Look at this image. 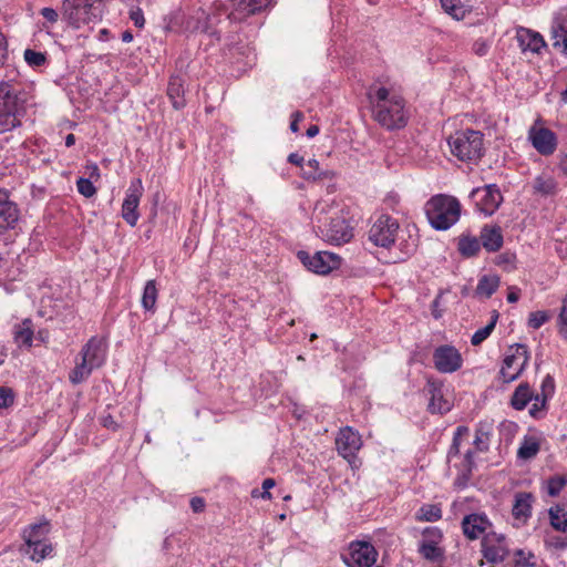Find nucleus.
<instances>
[{
  "mask_svg": "<svg viewBox=\"0 0 567 567\" xmlns=\"http://www.w3.org/2000/svg\"><path fill=\"white\" fill-rule=\"evenodd\" d=\"M341 558L348 567H372L378 559V551L369 542H351L347 554Z\"/></svg>",
  "mask_w": 567,
  "mask_h": 567,
  "instance_id": "12",
  "label": "nucleus"
},
{
  "mask_svg": "<svg viewBox=\"0 0 567 567\" xmlns=\"http://www.w3.org/2000/svg\"><path fill=\"white\" fill-rule=\"evenodd\" d=\"M558 168L563 175L567 176V152L559 156Z\"/></svg>",
  "mask_w": 567,
  "mask_h": 567,
  "instance_id": "64",
  "label": "nucleus"
},
{
  "mask_svg": "<svg viewBox=\"0 0 567 567\" xmlns=\"http://www.w3.org/2000/svg\"><path fill=\"white\" fill-rule=\"evenodd\" d=\"M303 120V114L300 111H296L291 114L290 130L293 133L299 131L298 123Z\"/></svg>",
  "mask_w": 567,
  "mask_h": 567,
  "instance_id": "58",
  "label": "nucleus"
},
{
  "mask_svg": "<svg viewBox=\"0 0 567 567\" xmlns=\"http://www.w3.org/2000/svg\"><path fill=\"white\" fill-rule=\"evenodd\" d=\"M48 526L49 524L45 522L30 525L23 529L22 538L24 545L21 547V551L33 561L39 563L53 551L52 544L44 540L49 533Z\"/></svg>",
  "mask_w": 567,
  "mask_h": 567,
  "instance_id": "8",
  "label": "nucleus"
},
{
  "mask_svg": "<svg viewBox=\"0 0 567 567\" xmlns=\"http://www.w3.org/2000/svg\"><path fill=\"white\" fill-rule=\"evenodd\" d=\"M101 424L104 427L113 430V431H116L118 429L117 423L115 422L113 416L110 415V414L109 415H104V416L101 417Z\"/></svg>",
  "mask_w": 567,
  "mask_h": 567,
  "instance_id": "59",
  "label": "nucleus"
},
{
  "mask_svg": "<svg viewBox=\"0 0 567 567\" xmlns=\"http://www.w3.org/2000/svg\"><path fill=\"white\" fill-rule=\"evenodd\" d=\"M462 532L470 540H476L487 534L492 527L488 517L482 513L465 515L462 519Z\"/></svg>",
  "mask_w": 567,
  "mask_h": 567,
  "instance_id": "20",
  "label": "nucleus"
},
{
  "mask_svg": "<svg viewBox=\"0 0 567 567\" xmlns=\"http://www.w3.org/2000/svg\"><path fill=\"white\" fill-rule=\"evenodd\" d=\"M301 177L307 181H320L330 177V174L328 171H322L319 162L312 158L303 164Z\"/></svg>",
  "mask_w": 567,
  "mask_h": 567,
  "instance_id": "31",
  "label": "nucleus"
},
{
  "mask_svg": "<svg viewBox=\"0 0 567 567\" xmlns=\"http://www.w3.org/2000/svg\"><path fill=\"white\" fill-rule=\"evenodd\" d=\"M539 451V443L534 439H525L518 449L517 455L523 460H529L536 456Z\"/></svg>",
  "mask_w": 567,
  "mask_h": 567,
  "instance_id": "38",
  "label": "nucleus"
},
{
  "mask_svg": "<svg viewBox=\"0 0 567 567\" xmlns=\"http://www.w3.org/2000/svg\"><path fill=\"white\" fill-rule=\"evenodd\" d=\"M551 318L549 311H534L529 313L527 324L529 328L539 329L544 323L548 322Z\"/></svg>",
  "mask_w": 567,
  "mask_h": 567,
  "instance_id": "42",
  "label": "nucleus"
},
{
  "mask_svg": "<svg viewBox=\"0 0 567 567\" xmlns=\"http://www.w3.org/2000/svg\"><path fill=\"white\" fill-rule=\"evenodd\" d=\"M516 256L512 252H503L496 258V264L506 271L515 268Z\"/></svg>",
  "mask_w": 567,
  "mask_h": 567,
  "instance_id": "49",
  "label": "nucleus"
},
{
  "mask_svg": "<svg viewBox=\"0 0 567 567\" xmlns=\"http://www.w3.org/2000/svg\"><path fill=\"white\" fill-rule=\"evenodd\" d=\"M106 347L102 339L91 338L81 349L75 367L69 373L72 384H80L89 379L93 370L105 362Z\"/></svg>",
  "mask_w": 567,
  "mask_h": 567,
  "instance_id": "5",
  "label": "nucleus"
},
{
  "mask_svg": "<svg viewBox=\"0 0 567 567\" xmlns=\"http://www.w3.org/2000/svg\"><path fill=\"white\" fill-rule=\"evenodd\" d=\"M14 341L19 347L30 348L34 337L33 323L31 319H24L14 327Z\"/></svg>",
  "mask_w": 567,
  "mask_h": 567,
  "instance_id": "29",
  "label": "nucleus"
},
{
  "mask_svg": "<svg viewBox=\"0 0 567 567\" xmlns=\"http://www.w3.org/2000/svg\"><path fill=\"white\" fill-rule=\"evenodd\" d=\"M555 392V381L554 378L549 374H547L540 385V393L542 396L545 399H550Z\"/></svg>",
  "mask_w": 567,
  "mask_h": 567,
  "instance_id": "52",
  "label": "nucleus"
},
{
  "mask_svg": "<svg viewBox=\"0 0 567 567\" xmlns=\"http://www.w3.org/2000/svg\"><path fill=\"white\" fill-rule=\"evenodd\" d=\"M143 193L144 187L142 181L140 178L131 181L122 204L121 216L132 227H134L140 219L138 206Z\"/></svg>",
  "mask_w": 567,
  "mask_h": 567,
  "instance_id": "13",
  "label": "nucleus"
},
{
  "mask_svg": "<svg viewBox=\"0 0 567 567\" xmlns=\"http://www.w3.org/2000/svg\"><path fill=\"white\" fill-rule=\"evenodd\" d=\"M497 317L493 318L492 321L485 327L478 329L472 337L471 342L473 346H480L485 341L495 328Z\"/></svg>",
  "mask_w": 567,
  "mask_h": 567,
  "instance_id": "43",
  "label": "nucleus"
},
{
  "mask_svg": "<svg viewBox=\"0 0 567 567\" xmlns=\"http://www.w3.org/2000/svg\"><path fill=\"white\" fill-rule=\"evenodd\" d=\"M443 291H441L436 298L433 300L432 302V315L435 319H439L442 317V310L440 309V301H441V296H442Z\"/></svg>",
  "mask_w": 567,
  "mask_h": 567,
  "instance_id": "60",
  "label": "nucleus"
},
{
  "mask_svg": "<svg viewBox=\"0 0 567 567\" xmlns=\"http://www.w3.org/2000/svg\"><path fill=\"white\" fill-rule=\"evenodd\" d=\"M535 556L532 553H526L523 549H517L514 553V563L517 567H534Z\"/></svg>",
  "mask_w": 567,
  "mask_h": 567,
  "instance_id": "46",
  "label": "nucleus"
},
{
  "mask_svg": "<svg viewBox=\"0 0 567 567\" xmlns=\"http://www.w3.org/2000/svg\"><path fill=\"white\" fill-rule=\"evenodd\" d=\"M550 524L556 530H567V512L564 508L555 507L549 511Z\"/></svg>",
  "mask_w": 567,
  "mask_h": 567,
  "instance_id": "37",
  "label": "nucleus"
},
{
  "mask_svg": "<svg viewBox=\"0 0 567 567\" xmlns=\"http://www.w3.org/2000/svg\"><path fill=\"white\" fill-rule=\"evenodd\" d=\"M312 223L319 237L328 244L340 246L353 237L346 206L333 198H321L316 203Z\"/></svg>",
  "mask_w": 567,
  "mask_h": 567,
  "instance_id": "2",
  "label": "nucleus"
},
{
  "mask_svg": "<svg viewBox=\"0 0 567 567\" xmlns=\"http://www.w3.org/2000/svg\"><path fill=\"white\" fill-rule=\"evenodd\" d=\"M528 362V350L524 344H515V351L505 357L499 371V378L509 383L516 380Z\"/></svg>",
  "mask_w": 567,
  "mask_h": 567,
  "instance_id": "14",
  "label": "nucleus"
},
{
  "mask_svg": "<svg viewBox=\"0 0 567 567\" xmlns=\"http://www.w3.org/2000/svg\"><path fill=\"white\" fill-rule=\"evenodd\" d=\"M42 17L50 23H55L58 21L59 14L58 12L52 8H43L41 10Z\"/></svg>",
  "mask_w": 567,
  "mask_h": 567,
  "instance_id": "56",
  "label": "nucleus"
},
{
  "mask_svg": "<svg viewBox=\"0 0 567 567\" xmlns=\"http://www.w3.org/2000/svg\"><path fill=\"white\" fill-rule=\"evenodd\" d=\"M76 188H78V192L81 195H83L85 198H91L96 193V188L93 185V182L91 179H87L84 177H80L76 181Z\"/></svg>",
  "mask_w": 567,
  "mask_h": 567,
  "instance_id": "47",
  "label": "nucleus"
},
{
  "mask_svg": "<svg viewBox=\"0 0 567 567\" xmlns=\"http://www.w3.org/2000/svg\"><path fill=\"white\" fill-rule=\"evenodd\" d=\"M553 47L567 55V27L556 22L551 28Z\"/></svg>",
  "mask_w": 567,
  "mask_h": 567,
  "instance_id": "35",
  "label": "nucleus"
},
{
  "mask_svg": "<svg viewBox=\"0 0 567 567\" xmlns=\"http://www.w3.org/2000/svg\"><path fill=\"white\" fill-rule=\"evenodd\" d=\"M422 540H427L430 543H441L443 533L437 527H425L422 532Z\"/></svg>",
  "mask_w": 567,
  "mask_h": 567,
  "instance_id": "51",
  "label": "nucleus"
},
{
  "mask_svg": "<svg viewBox=\"0 0 567 567\" xmlns=\"http://www.w3.org/2000/svg\"><path fill=\"white\" fill-rule=\"evenodd\" d=\"M532 189L534 195L554 197L559 192V185L553 175L544 172L533 179Z\"/></svg>",
  "mask_w": 567,
  "mask_h": 567,
  "instance_id": "23",
  "label": "nucleus"
},
{
  "mask_svg": "<svg viewBox=\"0 0 567 567\" xmlns=\"http://www.w3.org/2000/svg\"><path fill=\"white\" fill-rule=\"evenodd\" d=\"M288 162H289L290 164H293V165H296V166H299V167L302 169V166H303V164H305V158H303V156H301V155H300V154H298V153H291V154H289V156H288Z\"/></svg>",
  "mask_w": 567,
  "mask_h": 567,
  "instance_id": "63",
  "label": "nucleus"
},
{
  "mask_svg": "<svg viewBox=\"0 0 567 567\" xmlns=\"http://www.w3.org/2000/svg\"><path fill=\"white\" fill-rule=\"evenodd\" d=\"M435 369L441 373H453L461 369L463 359L453 346H440L433 352Z\"/></svg>",
  "mask_w": 567,
  "mask_h": 567,
  "instance_id": "16",
  "label": "nucleus"
},
{
  "mask_svg": "<svg viewBox=\"0 0 567 567\" xmlns=\"http://www.w3.org/2000/svg\"><path fill=\"white\" fill-rule=\"evenodd\" d=\"M86 174L89 175L87 179H91L92 182L100 179V169L94 163L86 165Z\"/></svg>",
  "mask_w": 567,
  "mask_h": 567,
  "instance_id": "57",
  "label": "nucleus"
},
{
  "mask_svg": "<svg viewBox=\"0 0 567 567\" xmlns=\"http://www.w3.org/2000/svg\"><path fill=\"white\" fill-rule=\"evenodd\" d=\"M457 248L462 256L472 257L480 251L481 241L474 236L463 235L458 239Z\"/></svg>",
  "mask_w": 567,
  "mask_h": 567,
  "instance_id": "33",
  "label": "nucleus"
},
{
  "mask_svg": "<svg viewBox=\"0 0 567 567\" xmlns=\"http://www.w3.org/2000/svg\"><path fill=\"white\" fill-rule=\"evenodd\" d=\"M472 196L477 197L476 205L486 216L493 215L503 202L501 190L495 184L474 189Z\"/></svg>",
  "mask_w": 567,
  "mask_h": 567,
  "instance_id": "18",
  "label": "nucleus"
},
{
  "mask_svg": "<svg viewBox=\"0 0 567 567\" xmlns=\"http://www.w3.org/2000/svg\"><path fill=\"white\" fill-rule=\"evenodd\" d=\"M442 518V508L439 504H424L415 513L417 522H437Z\"/></svg>",
  "mask_w": 567,
  "mask_h": 567,
  "instance_id": "34",
  "label": "nucleus"
},
{
  "mask_svg": "<svg viewBox=\"0 0 567 567\" xmlns=\"http://www.w3.org/2000/svg\"><path fill=\"white\" fill-rule=\"evenodd\" d=\"M442 9L455 20H463L470 12L461 0H440Z\"/></svg>",
  "mask_w": 567,
  "mask_h": 567,
  "instance_id": "36",
  "label": "nucleus"
},
{
  "mask_svg": "<svg viewBox=\"0 0 567 567\" xmlns=\"http://www.w3.org/2000/svg\"><path fill=\"white\" fill-rule=\"evenodd\" d=\"M361 445V436L349 426L341 429L336 437L338 453L348 461L355 456Z\"/></svg>",
  "mask_w": 567,
  "mask_h": 567,
  "instance_id": "19",
  "label": "nucleus"
},
{
  "mask_svg": "<svg viewBox=\"0 0 567 567\" xmlns=\"http://www.w3.org/2000/svg\"><path fill=\"white\" fill-rule=\"evenodd\" d=\"M558 332L567 340V296L563 299L561 309L558 316Z\"/></svg>",
  "mask_w": 567,
  "mask_h": 567,
  "instance_id": "48",
  "label": "nucleus"
},
{
  "mask_svg": "<svg viewBox=\"0 0 567 567\" xmlns=\"http://www.w3.org/2000/svg\"><path fill=\"white\" fill-rule=\"evenodd\" d=\"M8 58V49L6 38L0 33V66L4 64Z\"/></svg>",
  "mask_w": 567,
  "mask_h": 567,
  "instance_id": "61",
  "label": "nucleus"
},
{
  "mask_svg": "<svg viewBox=\"0 0 567 567\" xmlns=\"http://www.w3.org/2000/svg\"><path fill=\"white\" fill-rule=\"evenodd\" d=\"M17 112L18 96L13 85L10 82H0V133L20 124Z\"/></svg>",
  "mask_w": 567,
  "mask_h": 567,
  "instance_id": "9",
  "label": "nucleus"
},
{
  "mask_svg": "<svg viewBox=\"0 0 567 567\" xmlns=\"http://www.w3.org/2000/svg\"><path fill=\"white\" fill-rule=\"evenodd\" d=\"M566 484L563 476H554L547 482V492L550 496H557Z\"/></svg>",
  "mask_w": 567,
  "mask_h": 567,
  "instance_id": "50",
  "label": "nucleus"
},
{
  "mask_svg": "<svg viewBox=\"0 0 567 567\" xmlns=\"http://www.w3.org/2000/svg\"><path fill=\"white\" fill-rule=\"evenodd\" d=\"M548 400L549 399H545L539 393L534 394V398L532 400L534 402L532 404V408L529 409V414L535 419L540 417L543 413L546 411Z\"/></svg>",
  "mask_w": 567,
  "mask_h": 567,
  "instance_id": "45",
  "label": "nucleus"
},
{
  "mask_svg": "<svg viewBox=\"0 0 567 567\" xmlns=\"http://www.w3.org/2000/svg\"><path fill=\"white\" fill-rule=\"evenodd\" d=\"M528 141L532 143L533 147L543 156L553 155L558 145L556 134L551 130L540 125L539 121L529 127Z\"/></svg>",
  "mask_w": 567,
  "mask_h": 567,
  "instance_id": "15",
  "label": "nucleus"
},
{
  "mask_svg": "<svg viewBox=\"0 0 567 567\" xmlns=\"http://www.w3.org/2000/svg\"><path fill=\"white\" fill-rule=\"evenodd\" d=\"M482 556L489 564H501L509 555V544L504 534L488 532L481 540Z\"/></svg>",
  "mask_w": 567,
  "mask_h": 567,
  "instance_id": "11",
  "label": "nucleus"
},
{
  "mask_svg": "<svg viewBox=\"0 0 567 567\" xmlns=\"http://www.w3.org/2000/svg\"><path fill=\"white\" fill-rule=\"evenodd\" d=\"M369 239L375 245L384 248L395 246L404 257L411 255L417 245V238L409 229H400L395 218L382 215L372 225L369 231Z\"/></svg>",
  "mask_w": 567,
  "mask_h": 567,
  "instance_id": "3",
  "label": "nucleus"
},
{
  "mask_svg": "<svg viewBox=\"0 0 567 567\" xmlns=\"http://www.w3.org/2000/svg\"><path fill=\"white\" fill-rule=\"evenodd\" d=\"M230 2L233 9L228 17L239 20L266 8L270 0H230Z\"/></svg>",
  "mask_w": 567,
  "mask_h": 567,
  "instance_id": "22",
  "label": "nucleus"
},
{
  "mask_svg": "<svg viewBox=\"0 0 567 567\" xmlns=\"http://www.w3.org/2000/svg\"><path fill=\"white\" fill-rule=\"evenodd\" d=\"M23 55H24V60L28 63V65H30L32 68L42 66L45 63V61H47L45 53L39 52V51H34V50H31V49H27L24 51Z\"/></svg>",
  "mask_w": 567,
  "mask_h": 567,
  "instance_id": "44",
  "label": "nucleus"
},
{
  "mask_svg": "<svg viewBox=\"0 0 567 567\" xmlns=\"http://www.w3.org/2000/svg\"><path fill=\"white\" fill-rule=\"evenodd\" d=\"M420 555L430 561L441 563L444 559L445 550L440 546V543H430L421 540L419 545Z\"/></svg>",
  "mask_w": 567,
  "mask_h": 567,
  "instance_id": "30",
  "label": "nucleus"
},
{
  "mask_svg": "<svg viewBox=\"0 0 567 567\" xmlns=\"http://www.w3.org/2000/svg\"><path fill=\"white\" fill-rule=\"evenodd\" d=\"M533 495L529 493H517L513 504L512 514L516 520L526 523L532 515Z\"/></svg>",
  "mask_w": 567,
  "mask_h": 567,
  "instance_id": "25",
  "label": "nucleus"
},
{
  "mask_svg": "<svg viewBox=\"0 0 567 567\" xmlns=\"http://www.w3.org/2000/svg\"><path fill=\"white\" fill-rule=\"evenodd\" d=\"M534 391L527 382L520 383L511 398V405L518 411L524 410L533 400Z\"/></svg>",
  "mask_w": 567,
  "mask_h": 567,
  "instance_id": "28",
  "label": "nucleus"
},
{
  "mask_svg": "<svg viewBox=\"0 0 567 567\" xmlns=\"http://www.w3.org/2000/svg\"><path fill=\"white\" fill-rule=\"evenodd\" d=\"M424 212L435 230H447L460 220L461 204L453 196L439 194L425 203Z\"/></svg>",
  "mask_w": 567,
  "mask_h": 567,
  "instance_id": "4",
  "label": "nucleus"
},
{
  "mask_svg": "<svg viewBox=\"0 0 567 567\" xmlns=\"http://www.w3.org/2000/svg\"><path fill=\"white\" fill-rule=\"evenodd\" d=\"M213 19L206 16L204 11L198 12L197 24L192 28L193 31H199L209 35H216V31L212 27Z\"/></svg>",
  "mask_w": 567,
  "mask_h": 567,
  "instance_id": "39",
  "label": "nucleus"
},
{
  "mask_svg": "<svg viewBox=\"0 0 567 567\" xmlns=\"http://www.w3.org/2000/svg\"><path fill=\"white\" fill-rule=\"evenodd\" d=\"M368 99L373 120L388 131L403 128L409 122V109L401 92L393 85L374 83Z\"/></svg>",
  "mask_w": 567,
  "mask_h": 567,
  "instance_id": "1",
  "label": "nucleus"
},
{
  "mask_svg": "<svg viewBox=\"0 0 567 567\" xmlns=\"http://www.w3.org/2000/svg\"><path fill=\"white\" fill-rule=\"evenodd\" d=\"M20 218L18 206L9 199V196L0 205V233L13 229Z\"/></svg>",
  "mask_w": 567,
  "mask_h": 567,
  "instance_id": "24",
  "label": "nucleus"
},
{
  "mask_svg": "<svg viewBox=\"0 0 567 567\" xmlns=\"http://www.w3.org/2000/svg\"><path fill=\"white\" fill-rule=\"evenodd\" d=\"M473 52L478 55V56H484L487 54L488 50H489V43L484 40V39H477L474 43H473V48H472Z\"/></svg>",
  "mask_w": 567,
  "mask_h": 567,
  "instance_id": "53",
  "label": "nucleus"
},
{
  "mask_svg": "<svg viewBox=\"0 0 567 567\" xmlns=\"http://www.w3.org/2000/svg\"><path fill=\"white\" fill-rule=\"evenodd\" d=\"M167 95L174 106L179 110L185 106L184 81L179 76H172L167 86Z\"/></svg>",
  "mask_w": 567,
  "mask_h": 567,
  "instance_id": "27",
  "label": "nucleus"
},
{
  "mask_svg": "<svg viewBox=\"0 0 567 567\" xmlns=\"http://www.w3.org/2000/svg\"><path fill=\"white\" fill-rule=\"evenodd\" d=\"M451 153L461 161H475L483 154V134L474 130L456 132L447 140Z\"/></svg>",
  "mask_w": 567,
  "mask_h": 567,
  "instance_id": "7",
  "label": "nucleus"
},
{
  "mask_svg": "<svg viewBox=\"0 0 567 567\" xmlns=\"http://www.w3.org/2000/svg\"><path fill=\"white\" fill-rule=\"evenodd\" d=\"M102 4H94L87 0H63V17L74 29L91 30L102 20Z\"/></svg>",
  "mask_w": 567,
  "mask_h": 567,
  "instance_id": "6",
  "label": "nucleus"
},
{
  "mask_svg": "<svg viewBox=\"0 0 567 567\" xmlns=\"http://www.w3.org/2000/svg\"><path fill=\"white\" fill-rule=\"evenodd\" d=\"M516 40L523 52H532L538 54L546 47L543 37L538 32L523 27L517 29Z\"/></svg>",
  "mask_w": 567,
  "mask_h": 567,
  "instance_id": "21",
  "label": "nucleus"
},
{
  "mask_svg": "<svg viewBox=\"0 0 567 567\" xmlns=\"http://www.w3.org/2000/svg\"><path fill=\"white\" fill-rule=\"evenodd\" d=\"M157 299L156 286H144V292L142 297V305L145 310L154 311Z\"/></svg>",
  "mask_w": 567,
  "mask_h": 567,
  "instance_id": "40",
  "label": "nucleus"
},
{
  "mask_svg": "<svg viewBox=\"0 0 567 567\" xmlns=\"http://www.w3.org/2000/svg\"><path fill=\"white\" fill-rule=\"evenodd\" d=\"M298 259L310 271L327 275L341 265V257L330 251H317L313 255L305 250L297 252Z\"/></svg>",
  "mask_w": 567,
  "mask_h": 567,
  "instance_id": "10",
  "label": "nucleus"
},
{
  "mask_svg": "<svg viewBox=\"0 0 567 567\" xmlns=\"http://www.w3.org/2000/svg\"><path fill=\"white\" fill-rule=\"evenodd\" d=\"M424 393L429 396L427 410L431 413L444 414L451 411L452 402L445 398L444 384L442 381L429 378L424 388Z\"/></svg>",
  "mask_w": 567,
  "mask_h": 567,
  "instance_id": "17",
  "label": "nucleus"
},
{
  "mask_svg": "<svg viewBox=\"0 0 567 567\" xmlns=\"http://www.w3.org/2000/svg\"><path fill=\"white\" fill-rule=\"evenodd\" d=\"M190 507L195 513H200L205 508V501L202 497H193L190 499Z\"/></svg>",
  "mask_w": 567,
  "mask_h": 567,
  "instance_id": "62",
  "label": "nucleus"
},
{
  "mask_svg": "<svg viewBox=\"0 0 567 567\" xmlns=\"http://www.w3.org/2000/svg\"><path fill=\"white\" fill-rule=\"evenodd\" d=\"M470 433V429L464 425H460L456 427L453 436V442L449 451V456H456L460 453V445L463 437L467 436Z\"/></svg>",
  "mask_w": 567,
  "mask_h": 567,
  "instance_id": "41",
  "label": "nucleus"
},
{
  "mask_svg": "<svg viewBox=\"0 0 567 567\" xmlns=\"http://www.w3.org/2000/svg\"><path fill=\"white\" fill-rule=\"evenodd\" d=\"M481 246L488 251H497L503 245V234L498 226H485L480 235Z\"/></svg>",
  "mask_w": 567,
  "mask_h": 567,
  "instance_id": "26",
  "label": "nucleus"
},
{
  "mask_svg": "<svg viewBox=\"0 0 567 567\" xmlns=\"http://www.w3.org/2000/svg\"><path fill=\"white\" fill-rule=\"evenodd\" d=\"M130 18L133 21L135 27H137V28L144 27L145 19H144V16H143V12L141 9L131 11Z\"/></svg>",
  "mask_w": 567,
  "mask_h": 567,
  "instance_id": "55",
  "label": "nucleus"
},
{
  "mask_svg": "<svg viewBox=\"0 0 567 567\" xmlns=\"http://www.w3.org/2000/svg\"><path fill=\"white\" fill-rule=\"evenodd\" d=\"M492 424L488 422H480L475 431L474 445L480 452H486L489 445Z\"/></svg>",
  "mask_w": 567,
  "mask_h": 567,
  "instance_id": "32",
  "label": "nucleus"
},
{
  "mask_svg": "<svg viewBox=\"0 0 567 567\" xmlns=\"http://www.w3.org/2000/svg\"><path fill=\"white\" fill-rule=\"evenodd\" d=\"M13 403V393L10 389L0 388V409L8 408Z\"/></svg>",
  "mask_w": 567,
  "mask_h": 567,
  "instance_id": "54",
  "label": "nucleus"
}]
</instances>
